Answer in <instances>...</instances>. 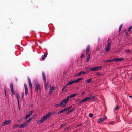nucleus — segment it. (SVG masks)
I'll list each match as a JSON object with an SVG mask.
<instances>
[{
    "label": "nucleus",
    "instance_id": "nucleus-1",
    "mask_svg": "<svg viewBox=\"0 0 132 132\" xmlns=\"http://www.w3.org/2000/svg\"><path fill=\"white\" fill-rule=\"evenodd\" d=\"M55 112H50L47 113L46 115L43 117L41 119L37 121V123L38 125H40L43 122L47 119L51 115L54 114Z\"/></svg>",
    "mask_w": 132,
    "mask_h": 132
},
{
    "label": "nucleus",
    "instance_id": "nucleus-2",
    "mask_svg": "<svg viewBox=\"0 0 132 132\" xmlns=\"http://www.w3.org/2000/svg\"><path fill=\"white\" fill-rule=\"evenodd\" d=\"M69 101V100L67 97V98L63 100L60 103L61 105V107H65Z\"/></svg>",
    "mask_w": 132,
    "mask_h": 132
},
{
    "label": "nucleus",
    "instance_id": "nucleus-3",
    "mask_svg": "<svg viewBox=\"0 0 132 132\" xmlns=\"http://www.w3.org/2000/svg\"><path fill=\"white\" fill-rule=\"evenodd\" d=\"M102 68V67L101 66H99L96 67H93L92 68H87L86 69L87 70V69H90V71H98L100 70Z\"/></svg>",
    "mask_w": 132,
    "mask_h": 132
},
{
    "label": "nucleus",
    "instance_id": "nucleus-4",
    "mask_svg": "<svg viewBox=\"0 0 132 132\" xmlns=\"http://www.w3.org/2000/svg\"><path fill=\"white\" fill-rule=\"evenodd\" d=\"M34 86L36 91L40 89V87L39 84L36 81H34Z\"/></svg>",
    "mask_w": 132,
    "mask_h": 132
},
{
    "label": "nucleus",
    "instance_id": "nucleus-5",
    "mask_svg": "<svg viewBox=\"0 0 132 132\" xmlns=\"http://www.w3.org/2000/svg\"><path fill=\"white\" fill-rule=\"evenodd\" d=\"M90 98V97H86L78 103V104L79 105H80L82 103L87 101Z\"/></svg>",
    "mask_w": 132,
    "mask_h": 132
},
{
    "label": "nucleus",
    "instance_id": "nucleus-6",
    "mask_svg": "<svg viewBox=\"0 0 132 132\" xmlns=\"http://www.w3.org/2000/svg\"><path fill=\"white\" fill-rule=\"evenodd\" d=\"M50 90L48 93V94L50 95H51L53 92V91L55 90L56 88V87L55 86H50Z\"/></svg>",
    "mask_w": 132,
    "mask_h": 132
},
{
    "label": "nucleus",
    "instance_id": "nucleus-7",
    "mask_svg": "<svg viewBox=\"0 0 132 132\" xmlns=\"http://www.w3.org/2000/svg\"><path fill=\"white\" fill-rule=\"evenodd\" d=\"M11 122V121L10 120H6L5 121L2 123V125L3 126H4L6 125H9Z\"/></svg>",
    "mask_w": 132,
    "mask_h": 132
},
{
    "label": "nucleus",
    "instance_id": "nucleus-8",
    "mask_svg": "<svg viewBox=\"0 0 132 132\" xmlns=\"http://www.w3.org/2000/svg\"><path fill=\"white\" fill-rule=\"evenodd\" d=\"M106 119L107 117L105 116H104L103 118L99 119L98 120L97 122L98 123H100L103 121L106 120Z\"/></svg>",
    "mask_w": 132,
    "mask_h": 132
},
{
    "label": "nucleus",
    "instance_id": "nucleus-9",
    "mask_svg": "<svg viewBox=\"0 0 132 132\" xmlns=\"http://www.w3.org/2000/svg\"><path fill=\"white\" fill-rule=\"evenodd\" d=\"M34 112V111L32 110L29 112L28 114H26L25 117V119H27L29 117L31 116Z\"/></svg>",
    "mask_w": 132,
    "mask_h": 132
},
{
    "label": "nucleus",
    "instance_id": "nucleus-10",
    "mask_svg": "<svg viewBox=\"0 0 132 132\" xmlns=\"http://www.w3.org/2000/svg\"><path fill=\"white\" fill-rule=\"evenodd\" d=\"M78 93L71 94L69 96H67V98H68L69 100L70 98L74 97L76 96H77L78 95Z\"/></svg>",
    "mask_w": 132,
    "mask_h": 132
},
{
    "label": "nucleus",
    "instance_id": "nucleus-11",
    "mask_svg": "<svg viewBox=\"0 0 132 132\" xmlns=\"http://www.w3.org/2000/svg\"><path fill=\"white\" fill-rule=\"evenodd\" d=\"M111 44L110 43L108 44L105 48V51L108 52L110 49Z\"/></svg>",
    "mask_w": 132,
    "mask_h": 132
},
{
    "label": "nucleus",
    "instance_id": "nucleus-12",
    "mask_svg": "<svg viewBox=\"0 0 132 132\" xmlns=\"http://www.w3.org/2000/svg\"><path fill=\"white\" fill-rule=\"evenodd\" d=\"M28 126V125H27L25 122H24L22 124L20 125L19 128H23L27 127Z\"/></svg>",
    "mask_w": 132,
    "mask_h": 132
},
{
    "label": "nucleus",
    "instance_id": "nucleus-13",
    "mask_svg": "<svg viewBox=\"0 0 132 132\" xmlns=\"http://www.w3.org/2000/svg\"><path fill=\"white\" fill-rule=\"evenodd\" d=\"M24 87L25 94L26 95L28 94V88L27 85L26 84H24Z\"/></svg>",
    "mask_w": 132,
    "mask_h": 132
},
{
    "label": "nucleus",
    "instance_id": "nucleus-14",
    "mask_svg": "<svg viewBox=\"0 0 132 132\" xmlns=\"http://www.w3.org/2000/svg\"><path fill=\"white\" fill-rule=\"evenodd\" d=\"M10 87H11V91L12 92V94H14L13 87V84L12 82L10 84Z\"/></svg>",
    "mask_w": 132,
    "mask_h": 132
},
{
    "label": "nucleus",
    "instance_id": "nucleus-15",
    "mask_svg": "<svg viewBox=\"0 0 132 132\" xmlns=\"http://www.w3.org/2000/svg\"><path fill=\"white\" fill-rule=\"evenodd\" d=\"M28 80L29 81V86L30 88L31 89H32V85L31 84V82L30 79L29 78H28Z\"/></svg>",
    "mask_w": 132,
    "mask_h": 132
},
{
    "label": "nucleus",
    "instance_id": "nucleus-16",
    "mask_svg": "<svg viewBox=\"0 0 132 132\" xmlns=\"http://www.w3.org/2000/svg\"><path fill=\"white\" fill-rule=\"evenodd\" d=\"M20 125L18 124H15L13 127V129H14L16 127H19V128Z\"/></svg>",
    "mask_w": 132,
    "mask_h": 132
},
{
    "label": "nucleus",
    "instance_id": "nucleus-17",
    "mask_svg": "<svg viewBox=\"0 0 132 132\" xmlns=\"http://www.w3.org/2000/svg\"><path fill=\"white\" fill-rule=\"evenodd\" d=\"M90 49V46L89 45H88L87 46V48L86 51V53L87 54H88V53H89V51Z\"/></svg>",
    "mask_w": 132,
    "mask_h": 132
},
{
    "label": "nucleus",
    "instance_id": "nucleus-18",
    "mask_svg": "<svg viewBox=\"0 0 132 132\" xmlns=\"http://www.w3.org/2000/svg\"><path fill=\"white\" fill-rule=\"evenodd\" d=\"M82 79V78H79L78 79H77L76 80H74V83H78V82H79V81H80Z\"/></svg>",
    "mask_w": 132,
    "mask_h": 132
},
{
    "label": "nucleus",
    "instance_id": "nucleus-19",
    "mask_svg": "<svg viewBox=\"0 0 132 132\" xmlns=\"http://www.w3.org/2000/svg\"><path fill=\"white\" fill-rule=\"evenodd\" d=\"M43 79H44V81L45 82L46 81V76H45V73L44 72H43Z\"/></svg>",
    "mask_w": 132,
    "mask_h": 132
},
{
    "label": "nucleus",
    "instance_id": "nucleus-20",
    "mask_svg": "<svg viewBox=\"0 0 132 132\" xmlns=\"http://www.w3.org/2000/svg\"><path fill=\"white\" fill-rule=\"evenodd\" d=\"M74 80L73 81H69L67 84V86L70 85L74 83Z\"/></svg>",
    "mask_w": 132,
    "mask_h": 132
},
{
    "label": "nucleus",
    "instance_id": "nucleus-21",
    "mask_svg": "<svg viewBox=\"0 0 132 132\" xmlns=\"http://www.w3.org/2000/svg\"><path fill=\"white\" fill-rule=\"evenodd\" d=\"M55 107H56V108H58V107H59L60 106L61 107V105L60 104H60H56L55 105Z\"/></svg>",
    "mask_w": 132,
    "mask_h": 132
},
{
    "label": "nucleus",
    "instance_id": "nucleus-22",
    "mask_svg": "<svg viewBox=\"0 0 132 132\" xmlns=\"http://www.w3.org/2000/svg\"><path fill=\"white\" fill-rule=\"evenodd\" d=\"M64 111H65V110H64V109L63 110H62L61 111H59L58 112H57V114H59L60 113H62L63 112H64Z\"/></svg>",
    "mask_w": 132,
    "mask_h": 132
},
{
    "label": "nucleus",
    "instance_id": "nucleus-23",
    "mask_svg": "<svg viewBox=\"0 0 132 132\" xmlns=\"http://www.w3.org/2000/svg\"><path fill=\"white\" fill-rule=\"evenodd\" d=\"M48 86V83L47 82L45 83V87L46 89H47V87Z\"/></svg>",
    "mask_w": 132,
    "mask_h": 132
},
{
    "label": "nucleus",
    "instance_id": "nucleus-24",
    "mask_svg": "<svg viewBox=\"0 0 132 132\" xmlns=\"http://www.w3.org/2000/svg\"><path fill=\"white\" fill-rule=\"evenodd\" d=\"M15 95H16V97L17 99L18 103V104H19V96H18V94L17 93Z\"/></svg>",
    "mask_w": 132,
    "mask_h": 132
},
{
    "label": "nucleus",
    "instance_id": "nucleus-25",
    "mask_svg": "<svg viewBox=\"0 0 132 132\" xmlns=\"http://www.w3.org/2000/svg\"><path fill=\"white\" fill-rule=\"evenodd\" d=\"M47 56V54H44L43 56V57L42 58V59L43 60H44L45 58Z\"/></svg>",
    "mask_w": 132,
    "mask_h": 132
},
{
    "label": "nucleus",
    "instance_id": "nucleus-26",
    "mask_svg": "<svg viewBox=\"0 0 132 132\" xmlns=\"http://www.w3.org/2000/svg\"><path fill=\"white\" fill-rule=\"evenodd\" d=\"M71 106H69L67 108H66L64 109V110H65V111L67 110H69L71 108Z\"/></svg>",
    "mask_w": 132,
    "mask_h": 132
},
{
    "label": "nucleus",
    "instance_id": "nucleus-27",
    "mask_svg": "<svg viewBox=\"0 0 132 132\" xmlns=\"http://www.w3.org/2000/svg\"><path fill=\"white\" fill-rule=\"evenodd\" d=\"M90 58V55L89 54H88V55L87 57V61H89Z\"/></svg>",
    "mask_w": 132,
    "mask_h": 132
},
{
    "label": "nucleus",
    "instance_id": "nucleus-28",
    "mask_svg": "<svg viewBox=\"0 0 132 132\" xmlns=\"http://www.w3.org/2000/svg\"><path fill=\"white\" fill-rule=\"evenodd\" d=\"M113 61V60H105L104 61V62H109Z\"/></svg>",
    "mask_w": 132,
    "mask_h": 132
},
{
    "label": "nucleus",
    "instance_id": "nucleus-29",
    "mask_svg": "<svg viewBox=\"0 0 132 132\" xmlns=\"http://www.w3.org/2000/svg\"><path fill=\"white\" fill-rule=\"evenodd\" d=\"M86 73V72H84V71H81V72H80L79 73V75H80V76L81 75V74H85Z\"/></svg>",
    "mask_w": 132,
    "mask_h": 132
},
{
    "label": "nucleus",
    "instance_id": "nucleus-30",
    "mask_svg": "<svg viewBox=\"0 0 132 132\" xmlns=\"http://www.w3.org/2000/svg\"><path fill=\"white\" fill-rule=\"evenodd\" d=\"M122 24H121L120 26V27H119V32L121 30V29L122 27Z\"/></svg>",
    "mask_w": 132,
    "mask_h": 132
},
{
    "label": "nucleus",
    "instance_id": "nucleus-31",
    "mask_svg": "<svg viewBox=\"0 0 132 132\" xmlns=\"http://www.w3.org/2000/svg\"><path fill=\"white\" fill-rule=\"evenodd\" d=\"M30 120L29 119L27 121H26L25 122L27 125H28V123L30 122Z\"/></svg>",
    "mask_w": 132,
    "mask_h": 132
},
{
    "label": "nucleus",
    "instance_id": "nucleus-32",
    "mask_svg": "<svg viewBox=\"0 0 132 132\" xmlns=\"http://www.w3.org/2000/svg\"><path fill=\"white\" fill-rule=\"evenodd\" d=\"M118 58H115L113 60V61H114L115 62H118Z\"/></svg>",
    "mask_w": 132,
    "mask_h": 132
},
{
    "label": "nucleus",
    "instance_id": "nucleus-33",
    "mask_svg": "<svg viewBox=\"0 0 132 132\" xmlns=\"http://www.w3.org/2000/svg\"><path fill=\"white\" fill-rule=\"evenodd\" d=\"M91 80H92L91 79H88L86 80V82L87 83H89L91 81Z\"/></svg>",
    "mask_w": 132,
    "mask_h": 132
},
{
    "label": "nucleus",
    "instance_id": "nucleus-34",
    "mask_svg": "<svg viewBox=\"0 0 132 132\" xmlns=\"http://www.w3.org/2000/svg\"><path fill=\"white\" fill-rule=\"evenodd\" d=\"M123 59H124L123 58H118V61H121L123 60Z\"/></svg>",
    "mask_w": 132,
    "mask_h": 132
},
{
    "label": "nucleus",
    "instance_id": "nucleus-35",
    "mask_svg": "<svg viewBox=\"0 0 132 132\" xmlns=\"http://www.w3.org/2000/svg\"><path fill=\"white\" fill-rule=\"evenodd\" d=\"M90 97V98L89 99L90 100V99H94V98L95 97V96H90V97Z\"/></svg>",
    "mask_w": 132,
    "mask_h": 132
},
{
    "label": "nucleus",
    "instance_id": "nucleus-36",
    "mask_svg": "<svg viewBox=\"0 0 132 132\" xmlns=\"http://www.w3.org/2000/svg\"><path fill=\"white\" fill-rule=\"evenodd\" d=\"M119 109L118 106L117 105L116 107L114 109V111L115 110H117Z\"/></svg>",
    "mask_w": 132,
    "mask_h": 132
},
{
    "label": "nucleus",
    "instance_id": "nucleus-37",
    "mask_svg": "<svg viewBox=\"0 0 132 132\" xmlns=\"http://www.w3.org/2000/svg\"><path fill=\"white\" fill-rule=\"evenodd\" d=\"M93 114H91L90 113L89 114V116L90 117H93Z\"/></svg>",
    "mask_w": 132,
    "mask_h": 132
},
{
    "label": "nucleus",
    "instance_id": "nucleus-38",
    "mask_svg": "<svg viewBox=\"0 0 132 132\" xmlns=\"http://www.w3.org/2000/svg\"><path fill=\"white\" fill-rule=\"evenodd\" d=\"M22 98L23 99L24 96V93H22Z\"/></svg>",
    "mask_w": 132,
    "mask_h": 132
},
{
    "label": "nucleus",
    "instance_id": "nucleus-39",
    "mask_svg": "<svg viewBox=\"0 0 132 132\" xmlns=\"http://www.w3.org/2000/svg\"><path fill=\"white\" fill-rule=\"evenodd\" d=\"M37 116V115H33L32 116V117L34 119V118H35V117Z\"/></svg>",
    "mask_w": 132,
    "mask_h": 132
},
{
    "label": "nucleus",
    "instance_id": "nucleus-40",
    "mask_svg": "<svg viewBox=\"0 0 132 132\" xmlns=\"http://www.w3.org/2000/svg\"><path fill=\"white\" fill-rule=\"evenodd\" d=\"M67 85H66V86H64V87L63 88L62 90L63 91L65 88H67Z\"/></svg>",
    "mask_w": 132,
    "mask_h": 132
},
{
    "label": "nucleus",
    "instance_id": "nucleus-41",
    "mask_svg": "<svg viewBox=\"0 0 132 132\" xmlns=\"http://www.w3.org/2000/svg\"><path fill=\"white\" fill-rule=\"evenodd\" d=\"M64 125H65L63 124L61 125V126H60V128H61L63 127V126Z\"/></svg>",
    "mask_w": 132,
    "mask_h": 132
},
{
    "label": "nucleus",
    "instance_id": "nucleus-42",
    "mask_svg": "<svg viewBox=\"0 0 132 132\" xmlns=\"http://www.w3.org/2000/svg\"><path fill=\"white\" fill-rule=\"evenodd\" d=\"M130 52V51L129 50H127L126 51V52L127 53L129 52Z\"/></svg>",
    "mask_w": 132,
    "mask_h": 132
},
{
    "label": "nucleus",
    "instance_id": "nucleus-43",
    "mask_svg": "<svg viewBox=\"0 0 132 132\" xmlns=\"http://www.w3.org/2000/svg\"><path fill=\"white\" fill-rule=\"evenodd\" d=\"M79 73L77 74L76 75H75V77H77V76H80V75H79Z\"/></svg>",
    "mask_w": 132,
    "mask_h": 132
},
{
    "label": "nucleus",
    "instance_id": "nucleus-44",
    "mask_svg": "<svg viewBox=\"0 0 132 132\" xmlns=\"http://www.w3.org/2000/svg\"><path fill=\"white\" fill-rule=\"evenodd\" d=\"M85 56V55L84 54H82L81 56V57H83Z\"/></svg>",
    "mask_w": 132,
    "mask_h": 132
},
{
    "label": "nucleus",
    "instance_id": "nucleus-45",
    "mask_svg": "<svg viewBox=\"0 0 132 132\" xmlns=\"http://www.w3.org/2000/svg\"><path fill=\"white\" fill-rule=\"evenodd\" d=\"M34 119L32 117H31V118H29V119L31 121L33 119Z\"/></svg>",
    "mask_w": 132,
    "mask_h": 132
},
{
    "label": "nucleus",
    "instance_id": "nucleus-46",
    "mask_svg": "<svg viewBox=\"0 0 132 132\" xmlns=\"http://www.w3.org/2000/svg\"><path fill=\"white\" fill-rule=\"evenodd\" d=\"M109 123L111 125H113V122H110Z\"/></svg>",
    "mask_w": 132,
    "mask_h": 132
},
{
    "label": "nucleus",
    "instance_id": "nucleus-47",
    "mask_svg": "<svg viewBox=\"0 0 132 132\" xmlns=\"http://www.w3.org/2000/svg\"><path fill=\"white\" fill-rule=\"evenodd\" d=\"M101 74V73H97V75H100Z\"/></svg>",
    "mask_w": 132,
    "mask_h": 132
},
{
    "label": "nucleus",
    "instance_id": "nucleus-48",
    "mask_svg": "<svg viewBox=\"0 0 132 132\" xmlns=\"http://www.w3.org/2000/svg\"><path fill=\"white\" fill-rule=\"evenodd\" d=\"M85 92H83L82 94L81 95H82L83 94H84L85 93Z\"/></svg>",
    "mask_w": 132,
    "mask_h": 132
},
{
    "label": "nucleus",
    "instance_id": "nucleus-49",
    "mask_svg": "<svg viewBox=\"0 0 132 132\" xmlns=\"http://www.w3.org/2000/svg\"><path fill=\"white\" fill-rule=\"evenodd\" d=\"M132 28V26L129 27V29H130Z\"/></svg>",
    "mask_w": 132,
    "mask_h": 132
},
{
    "label": "nucleus",
    "instance_id": "nucleus-50",
    "mask_svg": "<svg viewBox=\"0 0 132 132\" xmlns=\"http://www.w3.org/2000/svg\"><path fill=\"white\" fill-rule=\"evenodd\" d=\"M69 128V127H67V128H66L65 129V130H67V129H68Z\"/></svg>",
    "mask_w": 132,
    "mask_h": 132
},
{
    "label": "nucleus",
    "instance_id": "nucleus-51",
    "mask_svg": "<svg viewBox=\"0 0 132 132\" xmlns=\"http://www.w3.org/2000/svg\"><path fill=\"white\" fill-rule=\"evenodd\" d=\"M72 111H73L72 110H71L70 111H69V112H71Z\"/></svg>",
    "mask_w": 132,
    "mask_h": 132
},
{
    "label": "nucleus",
    "instance_id": "nucleus-52",
    "mask_svg": "<svg viewBox=\"0 0 132 132\" xmlns=\"http://www.w3.org/2000/svg\"><path fill=\"white\" fill-rule=\"evenodd\" d=\"M79 101V99H78L77 101H76V102H78V101Z\"/></svg>",
    "mask_w": 132,
    "mask_h": 132
},
{
    "label": "nucleus",
    "instance_id": "nucleus-53",
    "mask_svg": "<svg viewBox=\"0 0 132 132\" xmlns=\"http://www.w3.org/2000/svg\"><path fill=\"white\" fill-rule=\"evenodd\" d=\"M129 97H131V98H132V96H129Z\"/></svg>",
    "mask_w": 132,
    "mask_h": 132
},
{
    "label": "nucleus",
    "instance_id": "nucleus-54",
    "mask_svg": "<svg viewBox=\"0 0 132 132\" xmlns=\"http://www.w3.org/2000/svg\"><path fill=\"white\" fill-rule=\"evenodd\" d=\"M130 29H129L128 30V31H130Z\"/></svg>",
    "mask_w": 132,
    "mask_h": 132
},
{
    "label": "nucleus",
    "instance_id": "nucleus-55",
    "mask_svg": "<svg viewBox=\"0 0 132 132\" xmlns=\"http://www.w3.org/2000/svg\"><path fill=\"white\" fill-rule=\"evenodd\" d=\"M18 122H19V121L18 120Z\"/></svg>",
    "mask_w": 132,
    "mask_h": 132
},
{
    "label": "nucleus",
    "instance_id": "nucleus-56",
    "mask_svg": "<svg viewBox=\"0 0 132 132\" xmlns=\"http://www.w3.org/2000/svg\"><path fill=\"white\" fill-rule=\"evenodd\" d=\"M82 78V79H84V78Z\"/></svg>",
    "mask_w": 132,
    "mask_h": 132
}]
</instances>
